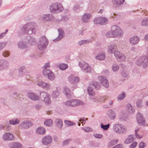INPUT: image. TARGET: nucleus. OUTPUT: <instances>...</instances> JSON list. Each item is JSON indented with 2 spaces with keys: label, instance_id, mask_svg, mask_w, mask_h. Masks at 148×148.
Segmentation results:
<instances>
[{
  "label": "nucleus",
  "instance_id": "33",
  "mask_svg": "<svg viewBox=\"0 0 148 148\" xmlns=\"http://www.w3.org/2000/svg\"><path fill=\"white\" fill-rule=\"evenodd\" d=\"M88 63L83 61H81L79 63V66L81 69L83 70L86 66H87Z\"/></svg>",
  "mask_w": 148,
  "mask_h": 148
},
{
  "label": "nucleus",
  "instance_id": "22",
  "mask_svg": "<svg viewBox=\"0 0 148 148\" xmlns=\"http://www.w3.org/2000/svg\"><path fill=\"white\" fill-rule=\"evenodd\" d=\"M58 31L59 33V36L53 40V41L55 42L60 40L64 36L63 31L62 29L59 28L58 29Z\"/></svg>",
  "mask_w": 148,
  "mask_h": 148
},
{
  "label": "nucleus",
  "instance_id": "28",
  "mask_svg": "<svg viewBox=\"0 0 148 148\" xmlns=\"http://www.w3.org/2000/svg\"><path fill=\"white\" fill-rule=\"evenodd\" d=\"M9 65L8 62L6 60H1L0 61V65L2 67V70L8 67Z\"/></svg>",
  "mask_w": 148,
  "mask_h": 148
},
{
  "label": "nucleus",
  "instance_id": "44",
  "mask_svg": "<svg viewBox=\"0 0 148 148\" xmlns=\"http://www.w3.org/2000/svg\"><path fill=\"white\" fill-rule=\"evenodd\" d=\"M60 92L58 90L53 91L52 94V97H53L56 98L59 96Z\"/></svg>",
  "mask_w": 148,
  "mask_h": 148
},
{
  "label": "nucleus",
  "instance_id": "54",
  "mask_svg": "<svg viewBox=\"0 0 148 148\" xmlns=\"http://www.w3.org/2000/svg\"><path fill=\"white\" fill-rule=\"evenodd\" d=\"M7 42H0V51L3 49L7 44Z\"/></svg>",
  "mask_w": 148,
  "mask_h": 148
},
{
  "label": "nucleus",
  "instance_id": "30",
  "mask_svg": "<svg viewBox=\"0 0 148 148\" xmlns=\"http://www.w3.org/2000/svg\"><path fill=\"white\" fill-rule=\"evenodd\" d=\"M36 131L37 134H44L45 133L46 130L44 128L40 127L38 128L37 129Z\"/></svg>",
  "mask_w": 148,
  "mask_h": 148
},
{
  "label": "nucleus",
  "instance_id": "5",
  "mask_svg": "<svg viewBox=\"0 0 148 148\" xmlns=\"http://www.w3.org/2000/svg\"><path fill=\"white\" fill-rule=\"evenodd\" d=\"M64 104L67 106L73 107L83 105V103L82 101L78 99H72L66 101L65 103Z\"/></svg>",
  "mask_w": 148,
  "mask_h": 148
},
{
  "label": "nucleus",
  "instance_id": "14",
  "mask_svg": "<svg viewBox=\"0 0 148 148\" xmlns=\"http://www.w3.org/2000/svg\"><path fill=\"white\" fill-rule=\"evenodd\" d=\"M136 118L138 124L140 125H144L145 121L143 115L140 113H138L137 114Z\"/></svg>",
  "mask_w": 148,
  "mask_h": 148
},
{
  "label": "nucleus",
  "instance_id": "53",
  "mask_svg": "<svg viewBox=\"0 0 148 148\" xmlns=\"http://www.w3.org/2000/svg\"><path fill=\"white\" fill-rule=\"evenodd\" d=\"M125 93L123 92L119 95L118 97V99L120 100H122L125 98Z\"/></svg>",
  "mask_w": 148,
  "mask_h": 148
},
{
  "label": "nucleus",
  "instance_id": "52",
  "mask_svg": "<svg viewBox=\"0 0 148 148\" xmlns=\"http://www.w3.org/2000/svg\"><path fill=\"white\" fill-rule=\"evenodd\" d=\"M68 68V66L66 64H62L60 65V68L62 70H66Z\"/></svg>",
  "mask_w": 148,
  "mask_h": 148
},
{
  "label": "nucleus",
  "instance_id": "63",
  "mask_svg": "<svg viewBox=\"0 0 148 148\" xmlns=\"http://www.w3.org/2000/svg\"><path fill=\"white\" fill-rule=\"evenodd\" d=\"M121 73L122 76L124 77H127L128 75V73L126 71H123L121 72Z\"/></svg>",
  "mask_w": 148,
  "mask_h": 148
},
{
  "label": "nucleus",
  "instance_id": "2",
  "mask_svg": "<svg viewBox=\"0 0 148 148\" xmlns=\"http://www.w3.org/2000/svg\"><path fill=\"white\" fill-rule=\"evenodd\" d=\"M64 8L61 4L56 3L52 4L49 7V10L53 14H57L62 12Z\"/></svg>",
  "mask_w": 148,
  "mask_h": 148
},
{
  "label": "nucleus",
  "instance_id": "41",
  "mask_svg": "<svg viewBox=\"0 0 148 148\" xmlns=\"http://www.w3.org/2000/svg\"><path fill=\"white\" fill-rule=\"evenodd\" d=\"M112 1L114 4L117 5H119L123 3L124 0H112Z\"/></svg>",
  "mask_w": 148,
  "mask_h": 148
},
{
  "label": "nucleus",
  "instance_id": "25",
  "mask_svg": "<svg viewBox=\"0 0 148 148\" xmlns=\"http://www.w3.org/2000/svg\"><path fill=\"white\" fill-rule=\"evenodd\" d=\"M134 140V136L133 135H131L128 136L124 141V143L125 144H128L133 142Z\"/></svg>",
  "mask_w": 148,
  "mask_h": 148
},
{
  "label": "nucleus",
  "instance_id": "10",
  "mask_svg": "<svg viewBox=\"0 0 148 148\" xmlns=\"http://www.w3.org/2000/svg\"><path fill=\"white\" fill-rule=\"evenodd\" d=\"M52 140L53 138L51 136L49 135L46 136L42 138V143L43 145H47L52 143Z\"/></svg>",
  "mask_w": 148,
  "mask_h": 148
},
{
  "label": "nucleus",
  "instance_id": "9",
  "mask_svg": "<svg viewBox=\"0 0 148 148\" xmlns=\"http://www.w3.org/2000/svg\"><path fill=\"white\" fill-rule=\"evenodd\" d=\"M33 125L32 122L28 120H24L19 125V127L22 129H27Z\"/></svg>",
  "mask_w": 148,
  "mask_h": 148
},
{
  "label": "nucleus",
  "instance_id": "29",
  "mask_svg": "<svg viewBox=\"0 0 148 148\" xmlns=\"http://www.w3.org/2000/svg\"><path fill=\"white\" fill-rule=\"evenodd\" d=\"M18 46L19 48L24 49L27 47V45L26 43L23 42H19L18 44Z\"/></svg>",
  "mask_w": 148,
  "mask_h": 148
},
{
  "label": "nucleus",
  "instance_id": "18",
  "mask_svg": "<svg viewBox=\"0 0 148 148\" xmlns=\"http://www.w3.org/2000/svg\"><path fill=\"white\" fill-rule=\"evenodd\" d=\"M37 85L45 90H48L50 88V86L49 84L42 81L38 82Z\"/></svg>",
  "mask_w": 148,
  "mask_h": 148
},
{
  "label": "nucleus",
  "instance_id": "26",
  "mask_svg": "<svg viewBox=\"0 0 148 148\" xmlns=\"http://www.w3.org/2000/svg\"><path fill=\"white\" fill-rule=\"evenodd\" d=\"M90 86H93L96 89L98 90L101 86L100 83L96 81L92 82L90 84Z\"/></svg>",
  "mask_w": 148,
  "mask_h": 148
},
{
  "label": "nucleus",
  "instance_id": "27",
  "mask_svg": "<svg viewBox=\"0 0 148 148\" xmlns=\"http://www.w3.org/2000/svg\"><path fill=\"white\" fill-rule=\"evenodd\" d=\"M126 110L130 113H134L135 111V109L130 103L127 104L126 105Z\"/></svg>",
  "mask_w": 148,
  "mask_h": 148
},
{
  "label": "nucleus",
  "instance_id": "12",
  "mask_svg": "<svg viewBox=\"0 0 148 148\" xmlns=\"http://www.w3.org/2000/svg\"><path fill=\"white\" fill-rule=\"evenodd\" d=\"M53 18V16L51 14H44L40 17V19L44 21H51Z\"/></svg>",
  "mask_w": 148,
  "mask_h": 148
},
{
  "label": "nucleus",
  "instance_id": "60",
  "mask_svg": "<svg viewBox=\"0 0 148 148\" xmlns=\"http://www.w3.org/2000/svg\"><path fill=\"white\" fill-rule=\"evenodd\" d=\"M93 136L95 138L99 139L103 137V135L102 134H94Z\"/></svg>",
  "mask_w": 148,
  "mask_h": 148
},
{
  "label": "nucleus",
  "instance_id": "56",
  "mask_svg": "<svg viewBox=\"0 0 148 148\" xmlns=\"http://www.w3.org/2000/svg\"><path fill=\"white\" fill-rule=\"evenodd\" d=\"M10 55V53L9 51H5L2 53L3 56L5 57H8Z\"/></svg>",
  "mask_w": 148,
  "mask_h": 148
},
{
  "label": "nucleus",
  "instance_id": "42",
  "mask_svg": "<svg viewBox=\"0 0 148 148\" xmlns=\"http://www.w3.org/2000/svg\"><path fill=\"white\" fill-rule=\"evenodd\" d=\"M143 102L141 99L138 100L136 103V104L137 107L138 108H141L143 106Z\"/></svg>",
  "mask_w": 148,
  "mask_h": 148
},
{
  "label": "nucleus",
  "instance_id": "47",
  "mask_svg": "<svg viewBox=\"0 0 148 148\" xmlns=\"http://www.w3.org/2000/svg\"><path fill=\"white\" fill-rule=\"evenodd\" d=\"M119 68L118 65L116 64H113L112 67V71L114 72L117 71L119 70Z\"/></svg>",
  "mask_w": 148,
  "mask_h": 148
},
{
  "label": "nucleus",
  "instance_id": "20",
  "mask_svg": "<svg viewBox=\"0 0 148 148\" xmlns=\"http://www.w3.org/2000/svg\"><path fill=\"white\" fill-rule=\"evenodd\" d=\"M139 40V38L138 36H134L130 38V42L131 44L135 45L138 43Z\"/></svg>",
  "mask_w": 148,
  "mask_h": 148
},
{
  "label": "nucleus",
  "instance_id": "6",
  "mask_svg": "<svg viewBox=\"0 0 148 148\" xmlns=\"http://www.w3.org/2000/svg\"><path fill=\"white\" fill-rule=\"evenodd\" d=\"M136 64L138 66L142 65L144 67L148 65V55H143L139 57L136 61Z\"/></svg>",
  "mask_w": 148,
  "mask_h": 148
},
{
  "label": "nucleus",
  "instance_id": "8",
  "mask_svg": "<svg viewBox=\"0 0 148 148\" xmlns=\"http://www.w3.org/2000/svg\"><path fill=\"white\" fill-rule=\"evenodd\" d=\"M111 29L113 31V33L114 38L118 37L121 36L123 34L122 30L119 27L116 25H114L112 27Z\"/></svg>",
  "mask_w": 148,
  "mask_h": 148
},
{
  "label": "nucleus",
  "instance_id": "64",
  "mask_svg": "<svg viewBox=\"0 0 148 148\" xmlns=\"http://www.w3.org/2000/svg\"><path fill=\"white\" fill-rule=\"evenodd\" d=\"M122 144H119L116 145L112 148H122Z\"/></svg>",
  "mask_w": 148,
  "mask_h": 148
},
{
  "label": "nucleus",
  "instance_id": "51",
  "mask_svg": "<svg viewBox=\"0 0 148 148\" xmlns=\"http://www.w3.org/2000/svg\"><path fill=\"white\" fill-rule=\"evenodd\" d=\"M110 125L108 124L107 125H103L101 123V127L104 130H106L109 128Z\"/></svg>",
  "mask_w": 148,
  "mask_h": 148
},
{
  "label": "nucleus",
  "instance_id": "24",
  "mask_svg": "<svg viewBox=\"0 0 148 148\" xmlns=\"http://www.w3.org/2000/svg\"><path fill=\"white\" fill-rule=\"evenodd\" d=\"M8 145L11 148H21L22 147V145L18 142L10 143Z\"/></svg>",
  "mask_w": 148,
  "mask_h": 148
},
{
  "label": "nucleus",
  "instance_id": "1",
  "mask_svg": "<svg viewBox=\"0 0 148 148\" xmlns=\"http://www.w3.org/2000/svg\"><path fill=\"white\" fill-rule=\"evenodd\" d=\"M34 24L33 23H29L24 25L21 29L23 34L30 35L34 32Z\"/></svg>",
  "mask_w": 148,
  "mask_h": 148
},
{
  "label": "nucleus",
  "instance_id": "23",
  "mask_svg": "<svg viewBox=\"0 0 148 148\" xmlns=\"http://www.w3.org/2000/svg\"><path fill=\"white\" fill-rule=\"evenodd\" d=\"M107 114L108 117L111 120L114 119L116 117V114L114 111L112 110H108Z\"/></svg>",
  "mask_w": 148,
  "mask_h": 148
},
{
  "label": "nucleus",
  "instance_id": "11",
  "mask_svg": "<svg viewBox=\"0 0 148 148\" xmlns=\"http://www.w3.org/2000/svg\"><path fill=\"white\" fill-rule=\"evenodd\" d=\"M3 139L4 141L12 140L14 139V137L13 134L10 133L6 132L2 136Z\"/></svg>",
  "mask_w": 148,
  "mask_h": 148
},
{
  "label": "nucleus",
  "instance_id": "34",
  "mask_svg": "<svg viewBox=\"0 0 148 148\" xmlns=\"http://www.w3.org/2000/svg\"><path fill=\"white\" fill-rule=\"evenodd\" d=\"M118 141V140L117 139H113L109 142L108 146L109 147H111L116 144Z\"/></svg>",
  "mask_w": 148,
  "mask_h": 148
},
{
  "label": "nucleus",
  "instance_id": "58",
  "mask_svg": "<svg viewBox=\"0 0 148 148\" xmlns=\"http://www.w3.org/2000/svg\"><path fill=\"white\" fill-rule=\"evenodd\" d=\"M50 67V65L49 63H46L45 64V65L43 66V71H44L45 70H46L47 71H49V70L47 69V68H49Z\"/></svg>",
  "mask_w": 148,
  "mask_h": 148
},
{
  "label": "nucleus",
  "instance_id": "3",
  "mask_svg": "<svg viewBox=\"0 0 148 148\" xmlns=\"http://www.w3.org/2000/svg\"><path fill=\"white\" fill-rule=\"evenodd\" d=\"M113 130L115 132L119 134H125L127 132L126 126L120 124H116L114 125Z\"/></svg>",
  "mask_w": 148,
  "mask_h": 148
},
{
  "label": "nucleus",
  "instance_id": "57",
  "mask_svg": "<svg viewBox=\"0 0 148 148\" xmlns=\"http://www.w3.org/2000/svg\"><path fill=\"white\" fill-rule=\"evenodd\" d=\"M114 53V56L116 57V58L117 59L119 58L121 54L119 52L117 51H115Z\"/></svg>",
  "mask_w": 148,
  "mask_h": 148
},
{
  "label": "nucleus",
  "instance_id": "43",
  "mask_svg": "<svg viewBox=\"0 0 148 148\" xmlns=\"http://www.w3.org/2000/svg\"><path fill=\"white\" fill-rule=\"evenodd\" d=\"M91 41L90 40H82L79 41L78 42V44L79 45H82L89 43Z\"/></svg>",
  "mask_w": 148,
  "mask_h": 148
},
{
  "label": "nucleus",
  "instance_id": "61",
  "mask_svg": "<svg viewBox=\"0 0 148 148\" xmlns=\"http://www.w3.org/2000/svg\"><path fill=\"white\" fill-rule=\"evenodd\" d=\"M146 146L145 143L143 142L140 143L139 144V148H144Z\"/></svg>",
  "mask_w": 148,
  "mask_h": 148
},
{
  "label": "nucleus",
  "instance_id": "39",
  "mask_svg": "<svg viewBox=\"0 0 148 148\" xmlns=\"http://www.w3.org/2000/svg\"><path fill=\"white\" fill-rule=\"evenodd\" d=\"M82 71L86 73H90L92 71V68L88 64L87 66Z\"/></svg>",
  "mask_w": 148,
  "mask_h": 148
},
{
  "label": "nucleus",
  "instance_id": "62",
  "mask_svg": "<svg viewBox=\"0 0 148 148\" xmlns=\"http://www.w3.org/2000/svg\"><path fill=\"white\" fill-rule=\"evenodd\" d=\"M137 144V143L136 142H134L132 143L130 146V148H135Z\"/></svg>",
  "mask_w": 148,
  "mask_h": 148
},
{
  "label": "nucleus",
  "instance_id": "37",
  "mask_svg": "<svg viewBox=\"0 0 148 148\" xmlns=\"http://www.w3.org/2000/svg\"><path fill=\"white\" fill-rule=\"evenodd\" d=\"M57 126L59 128H62V121L60 119H57L55 121Z\"/></svg>",
  "mask_w": 148,
  "mask_h": 148
},
{
  "label": "nucleus",
  "instance_id": "40",
  "mask_svg": "<svg viewBox=\"0 0 148 148\" xmlns=\"http://www.w3.org/2000/svg\"><path fill=\"white\" fill-rule=\"evenodd\" d=\"M141 25L143 26H148V18H144L142 21Z\"/></svg>",
  "mask_w": 148,
  "mask_h": 148
},
{
  "label": "nucleus",
  "instance_id": "45",
  "mask_svg": "<svg viewBox=\"0 0 148 148\" xmlns=\"http://www.w3.org/2000/svg\"><path fill=\"white\" fill-rule=\"evenodd\" d=\"M64 123L66 124V125L68 127L74 125L75 124V123L73 122L67 120H65L64 121Z\"/></svg>",
  "mask_w": 148,
  "mask_h": 148
},
{
  "label": "nucleus",
  "instance_id": "7",
  "mask_svg": "<svg viewBox=\"0 0 148 148\" xmlns=\"http://www.w3.org/2000/svg\"><path fill=\"white\" fill-rule=\"evenodd\" d=\"M40 97L41 99L46 104H49L51 103V101L50 100V95L45 92H40Z\"/></svg>",
  "mask_w": 148,
  "mask_h": 148
},
{
  "label": "nucleus",
  "instance_id": "32",
  "mask_svg": "<svg viewBox=\"0 0 148 148\" xmlns=\"http://www.w3.org/2000/svg\"><path fill=\"white\" fill-rule=\"evenodd\" d=\"M64 93L68 97H69L71 96V91L70 89L67 87L64 88Z\"/></svg>",
  "mask_w": 148,
  "mask_h": 148
},
{
  "label": "nucleus",
  "instance_id": "19",
  "mask_svg": "<svg viewBox=\"0 0 148 148\" xmlns=\"http://www.w3.org/2000/svg\"><path fill=\"white\" fill-rule=\"evenodd\" d=\"M92 16L91 14L90 13H85L83 15L82 20L84 23H88Z\"/></svg>",
  "mask_w": 148,
  "mask_h": 148
},
{
  "label": "nucleus",
  "instance_id": "38",
  "mask_svg": "<svg viewBox=\"0 0 148 148\" xmlns=\"http://www.w3.org/2000/svg\"><path fill=\"white\" fill-rule=\"evenodd\" d=\"M87 91L89 95L93 96L95 94V92L93 91V89L91 86H89L88 87Z\"/></svg>",
  "mask_w": 148,
  "mask_h": 148
},
{
  "label": "nucleus",
  "instance_id": "48",
  "mask_svg": "<svg viewBox=\"0 0 148 148\" xmlns=\"http://www.w3.org/2000/svg\"><path fill=\"white\" fill-rule=\"evenodd\" d=\"M126 59V57L123 54H121L120 56L117 59L118 60L120 61H124Z\"/></svg>",
  "mask_w": 148,
  "mask_h": 148
},
{
  "label": "nucleus",
  "instance_id": "55",
  "mask_svg": "<svg viewBox=\"0 0 148 148\" xmlns=\"http://www.w3.org/2000/svg\"><path fill=\"white\" fill-rule=\"evenodd\" d=\"M94 23L95 24H100L101 21L100 19V17L95 18L93 21Z\"/></svg>",
  "mask_w": 148,
  "mask_h": 148
},
{
  "label": "nucleus",
  "instance_id": "59",
  "mask_svg": "<svg viewBox=\"0 0 148 148\" xmlns=\"http://www.w3.org/2000/svg\"><path fill=\"white\" fill-rule=\"evenodd\" d=\"M71 141V139H68L63 141L62 144V145L64 146L68 144Z\"/></svg>",
  "mask_w": 148,
  "mask_h": 148
},
{
  "label": "nucleus",
  "instance_id": "46",
  "mask_svg": "<svg viewBox=\"0 0 148 148\" xmlns=\"http://www.w3.org/2000/svg\"><path fill=\"white\" fill-rule=\"evenodd\" d=\"M106 36L108 38H114L113 33V31H108L106 34Z\"/></svg>",
  "mask_w": 148,
  "mask_h": 148
},
{
  "label": "nucleus",
  "instance_id": "21",
  "mask_svg": "<svg viewBox=\"0 0 148 148\" xmlns=\"http://www.w3.org/2000/svg\"><path fill=\"white\" fill-rule=\"evenodd\" d=\"M116 49V45L114 44L110 45L108 47V51L110 54L114 53Z\"/></svg>",
  "mask_w": 148,
  "mask_h": 148
},
{
  "label": "nucleus",
  "instance_id": "4",
  "mask_svg": "<svg viewBox=\"0 0 148 148\" xmlns=\"http://www.w3.org/2000/svg\"><path fill=\"white\" fill-rule=\"evenodd\" d=\"M48 41L47 39L45 36L41 37L38 44V48L40 50H43L45 49L48 45Z\"/></svg>",
  "mask_w": 148,
  "mask_h": 148
},
{
  "label": "nucleus",
  "instance_id": "49",
  "mask_svg": "<svg viewBox=\"0 0 148 148\" xmlns=\"http://www.w3.org/2000/svg\"><path fill=\"white\" fill-rule=\"evenodd\" d=\"M52 120L49 119L45 121L44 122V124L47 126H50L52 125Z\"/></svg>",
  "mask_w": 148,
  "mask_h": 148
},
{
  "label": "nucleus",
  "instance_id": "50",
  "mask_svg": "<svg viewBox=\"0 0 148 148\" xmlns=\"http://www.w3.org/2000/svg\"><path fill=\"white\" fill-rule=\"evenodd\" d=\"M29 37L30 38V39L27 38L29 42L31 45H34V43H35L36 40L34 38H31L29 35Z\"/></svg>",
  "mask_w": 148,
  "mask_h": 148
},
{
  "label": "nucleus",
  "instance_id": "17",
  "mask_svg": "<svg viewBox=\"0 0 148 148\" xmlns=\"http://www.w3.org/2000/svg\"><path fill=\"white\" fill-rule=\"evenodd\" d=\"M98 79L104 87L106 88L108 87L109 83L106 77L100 76L99 77Z\"/></svg>",
  "mask_w": 148,
  "mask_h": 148
},
{
  "label": "nucleus",
  "instance_id": "35",
  "mask_svg": "<svg viewBox=\"0 0 148 148\" xmlns=\"http://www.w3.org/2000/svg\"><path fill=\"white\" fill-rule=\"evenodd\" d=\"M100 19L101 21L100 25H104L107 24L108 22V19L106 18L100 17Z\"/></svg>",
  "mask_w": 148,
  "mask_h": 148
},
{
  "label": "nucleus",
  "instance_id": "36",
  "mask_svg": "<svg viewBox=\"0 0 148 148\" xmlns=\"http://www.w3.org/2000/svg\"><path fill=\"white\" fill-rule=\"evenodd\" d=\"M20 122V120L18 119H14L10 121V123L11 125H15L18 124Z\"/></svg>",
  "mask_w": 148,
  "mask_h": 148
},
{
  "label": "nucleus",
  "instance_id": "31",
  "mask_svg": "<svg viewBox=\"0 0 148 148\" xmlns=\"http://www.w3.org/2000/svg\"><path fill=\"white\" fill-rule=\"evenodd\" d=\"M106 58L105 54L104 53H102L99 54L98 55L95 57L96 59L99 60H104Z\"/></svg>",
  "mask_w": 148,
  "mask_h": 148
},
{
  "label": "nucleus",
  "instance_id": "15",
  "mask_svg": "<svg viewBox=\"0 0 148 148\" xmlns=\"http://www.w3.org/2000/svg\"><path fill=\"white\" fill-rule=\"evenodd\" d=\"M79 80V78L78 77L75 76L73 75H71L69 78V81L72 84L78 83Z\"/></svg>",
  "mask_w": 148,
  "mask_h": 148
},
{
  "label": "nucleus",
  "instance_id": "16",
  "mask_svg": "<svg viewBox=\"0 0 148 148\" xmlns=\"http://www.w3.org/2000/svg\"><path fill=\"white\" fill-rule=\"evenodd\" d=\"M44 75H47L48 78L50 80H53L55 78L54 74L50 70H45L43 71Z\"/></svg>",
  "mask_w": 148,
  "mask_h": 148
},
{
  "label": "nucleus",
  "instance_id": "13",
  "mask_svg": "<svg viewBox=\"0 0 148 148\" xmlns=\"http://www.w3.org/2000/svg\"><path fill=\"white\" fill-rule=\"evenodd\" d=\"M27 96L29 99L34 101L38 100L40 99V97L38 94L33 92H28Z\"/></svg>",
  "mask_w": 148,
  "mask_h": 148
}]
</instances>
